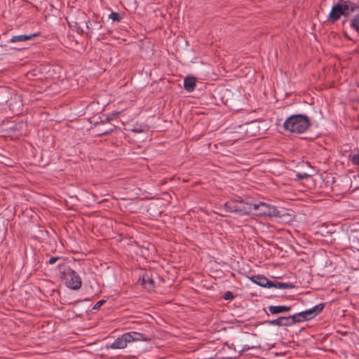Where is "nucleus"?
<instances>
[{"mask_svg":"<svg viewBox=\"0 0 359 359\" xmlns=\"http://www.w3.org/2000/svg\"><path fill=\"white\" fill-rule=\"evenodd\" d=\"M67 20L70 27L76 29L78 34H85L90 38L94 33V28L91 27V21L86 13L81 10L71 14Z\"/></svg>","mask_w":359,"mask_h":359,"instance_id":"nucleus-1","label":"nucleus"},{"mask_svg":"<svg viewBox=\"0 0 359 359\" xmlns=\"http://www.w3.org/2000/svg\"><path fill=\"white\" fill-rule=\"evenodd\" d=\"M359 11V1H345L343 4H337L332 6L328 15V20L332 23L337 21L341 16L348 17L351 13Z\"/></svg>","mask_w":359,"mask_h":359,"instance_id":"nucleus-2","label":"nucleus"},{"mask_svg":"<svg viewBox=\"0 0 359 359\" xmlns=\"http://www.w3.org/2000/svg\"><path fill=\"white\" fill-rule=\"evenodd\" d=\"M151 339L152 336L151 334L137 332H129L118 337L108 347L113 349H121L126 348L127 344L130 342L138 341H150Z\"/></svg>","mask_w":359,"mask_h":359,"instance_id":"nucleus-3","label":"nucleus"},{"mask_svg":"<svg viewBox=\"0 0 359 359\" xmlns=\"http://www.w3.org/2000/svg\"><path fill=\"white\" fill-rule=\"evenodd\" d=\"M309 117L303 114H294L288 117L283 123L284 128L295 133H304L310 126Z\"/></svg>","mask_w":359,"mask_h":359,"instance_id":"nucleus-4","label":"nucleus"},{"mask_svg":"<svg viewBox=\"0 0 359 359\" xmlns=\"http://www.w3.org/2000/svg\"><path fill=\"white\" fill-rule=\"evenodd\" d=\"M62 272V278L65 280L67 286L72 290H79L81 287V279L79 274L72 269L64 264H58Z\"/></svg>","mask_w":359,"mask_h":359,"instance_id":"nucleus-5","label":"nucleus"},{"mask_svg":"<svg viewBox=\"0 0 359 359\" xmlns=\"http://www.w3.org/2000/svg\"><path fill=\"white\" fill-rule=\"evenodd\" d=\"M224 206L226 211L237 213L240 215L253 214V207L251 203H245L243 201H230L225 203Z\"/></svg>","mask_w":359,"mask_h":359,"instance_id":"nucleus-6","label":"nucleus"},{"mask_svg":"<svg viewBox=\"0 0 359 359\" xmlns=\"http://www.w3.org/2000/svg\"><path fill=\"white\" fill-rule=\"evenodd\" d=\"M253 214L258 216L278 217L279 211L277 208L264 202L252 203Z\"/></svg>","mask_w":359,"mask_h":359,"instance_id":"nucleus-7","label":"nucleus"},{"mask_svg":"<svg viewBox=\"0 0 359 359\" xmlns=\"http://www.w3.org/2000/svg\"><path fill=\"white\" fill-rule=\"evenodd\" d=\"M291 316H281L277 319L269 321V324L271 325H277L279 327H288L293 325Z\"/></svg>","mask_w":359,"mask_h":359,"instance_id":"nucleus-8","label":"nucleus"},{"mask_svg":"<svg viewBox=\"0 0 359 359\" xmlns=\"http://www.w3.org/2000/svg\"><path fill=\"white\" fill-rule=\"evenodd\" d=\"M250 279L254 283L263 287H269L270 288L271 282V280H269L267 278L262 275H255L252 276Z\"/></svg>","mask_w":359,"mask_h":359,"instance_id":"nucleus-9","label":"nucleus"},{"mask_svg":"<svg viewBox=\"0 0 359 359\" xmlns=\"http://www.w3.org/2000/svg\"><path fill=\"white\" fill-rule=\"evenodd\" d=\"M39 36V33L30 34H20L17 36H13L11 39V43H18V42H24L28 40H32L34 39L36 36Z\"/></svg>","mask_w":359,"mask_h":359,"instance_id":"nucleus-10","label":"nucleus"},{"mask_svg":"<svg viewBox=\"0 0 359 359\" xmlns=\"http://www.w3.org/2000/svg\"><path fill=\"white\" fill-rule=\"evenodd\" d=\"M324 308L323 304H320L313 307L312 309L304 311V314L306 316L309 320L313 318L318 313H320Z\"/></svg>","mask_w":359,"mask_h":359,"instance_id":"nucleus-11","label":"nucleus"},{"mask_svg":"<svg viewBox=\"0 0 359 359\" xmlns=\"http://www.w3.org/2000/svg\"><path fill=\"white\" fill-rule=\"evenodd\" d=\"M269 311L273 314H278L283 312H287L291 310L290 306H269L268 307Z\"/></svg>","mask_w":359,"mask_h":359,"instance_id":"nucleus-12","label":"nucleus"},{"mask_svg":"<svg viewBox=\"0 0 359 359\" xmlns=\"http://www.w3.org/2000/svg\"><path fill=\"white\" fill-rule=\"evenodd\" d=\"M196 79L193 76H187L184 79V88L186 90L191 92L196 87Z\"/></svg>","mask_w":359,"mask_h":359,"instance_id":"nucleus-13","label":"nucleus"},{"mask_svg":"<svg viewBox=\"0 0 359 359\" xmlns=\"http://www.w3.org/2000/svg\"><path fill=\"white\" fill-rule=\"evenodd\" d=\"M142 285L149 292L154 289V281L147 275L143 276Z\"/></svg>","mask_w":359,"mask_h":359,"instance_id":"nucleus-14","label":"nucleus"},{"mask_svg":"<svg viewBox=\"0 0 359 359\" xmlns=\"http://www.w3.org/2000/svg\"><path fill=\"white\" fill-rule=\"evenodd\" d=\"M270 287H276L278 289H292L294 285L291 283H280L278 281H271Z\"/></svg>","mask_w":359,"mask_h":359,"instance_id":"nucleus-15","label":"nucleus"},{"mask_svg":"<svg viewBox=\"0 0 359 359\" xmlns=\"http://www.w3.org/2000/svg\"><path fill=\"white\" fill-rule=\"evenodd\" d=\"M291 319L292 324L294 325L297 323H300L306 320H309L306 316L304 314V311L299 312L298 313L291 315Z\"/></svg>","mask_w":359,"mask_h":359,"instance_id":"nucleus-16","label":"nucleus"},{"mask_svg":"<svg viewBox=\"0 0 359 359\" xmlns=\"http://www.w3.org/2000/svg\"><path fill=\"white\" fill-rule=\"evenodd\" d=\"M91 27L94 28V31L96 29H101L103 26L102 20H99V16L96 13H93V22H91Z\"/></svg>","mask_w":359,"mask_h":359,"instance_id":"nucleus-17","label":"nucleus"},{"mask_svg":"<svg viewBox=\"0 0 359 359\" xmlns=\"http://www.w3.org/2000/svg\"><path fill=\"white\" fill-rule=\"evenodd\" d=\"M350 27L359 34V13L355 15L351 19Z\"/></svg>","mask_w":359,"mask_h":359,"instance_id":"nucleus-18","label":"nucleus"},{"mask_svg":"<svg viewBox=\"0 0 359 359\" xmlns=\"http://www.w3.org/2000/svg\"><path fill=\"white\" fill-rule=\"evenodd\" d=\"M348 159L353 165L359 167V151L357 154H350Z\"/></svg>","mask_w":359,"mask_h":359,"instance_id":"nucleus-19","label":"nucleus"},{"mask_svg":"<svg viewBox=\"0 0 359 359\" xmlns=\"http://www.w3.org/2000/svg\"><path fill=\"white\" fill-rule=\"evenodd\" d=\"M109 18L111 19L114 22H120L122 20L123 16L120 13L112 12L109 15Z\"/></svg>","mask_w":359,"mask_h":359,"instance_id":"nucleus-20","label":"nucleus"},{"mask_svg":"<svg viewBox=\"0 0 359 359\" xmlns=\"http://www.w3.org/2000/svg\"><path fill=\"white\" fill-rule=\"evenodd\" d=\"M233 297H234V296H233V293L230 291L226 292L223 296V298L225 300H231L233 299Z\"/></svg>","mask_w":359,"mask_h":359,"instance_id":"nucleus-21","label":"nucleus"},{"mask_svg":"<svg viewBox=\"0 0 359 359\" xmlns=\"http://www.w3.org/2000/svg\"><path fill=\"white\" fill-rule=\"evenodd\" d=\"M296 177L299 180H304V179H307V178L310 177V175L305 172L304 173H297Z\"/></svg>","mask_w":359,"mask_h":359,"instance_id":"nucleus-22","label":"nucleus"},{"mask_svg":"<svg viewBox=\"0 0 359 359\" xmlns=\"http://www.w3.org/2000/svg\"><path fill=\"white\" fill-rule=\"evenodd\" d=\"M62 259V257H52L49 259V260L48 261V264H55L57 261L58 260H61Z\"/></svg>","mask_w":359,"mask_h":359,"instance_id":"nucleus-23","label":"nucleus"},{"mask_svg":"<svg viewBox=\"0 0 359 359\" xmlns=\"http://www.w3.org/2000/svg\"><path fill=\"white\" fill-rule=\"evenodd\" d=\"M255 348V346H250L245 345V346H243L240 351H238V353L240 355L241 353L250 350V348Z\"/></svg>","mask_w":359,"mask_h":359,"instance_id":"nucleus-24","label":"nucleus"},{"mask_svg":"<svg viewBox=\"0 0 359 359\" xmlns=\"http://www.w3.org/2000/svg\"><path fill=\"white\" fill-rule=\"evenodd\" d=\"M105 301L104 300H100L99 302H97L93 306V309H97L99 308H100L104 304Z\"/></svg>","mask_w":359,"mask_h":359,"instance_id":"nucleus-25","label":"nucleus"},{"mask_svg":"<svg viewBox=\"0 0 359 359\" xmlns=\"http://www.w3.org/2000/svg\"><path fill=\"white\" fill-rule=\"evenodd\" d=\"M248 125H245V126H240L238 127V128L243 131V132H245V133H248Z\"/></svg>","mask_w":359,"mask_h":359,"instance_id":"nucleus-26","label":"nucleus"},{"mask_svg":"<svg viewBox=\"0 0 359 359\" xmlns=\"http://www.w3.org/2000/svg\"><path fill=\"white\" fill-rule=\"evenodd\" d=\"M113 130H114V129H112V128L109 129V130H106L104 131H102L101 133H100L99 135L109 134L111 132H113Z\"/></svg>","mask_w":359,"mask_h":359,"instance_id":"nucleus-27","label":"nucleus"},{"mask_svg":"<svg viewBox=\"0 0 359 359\" xmlns=\"http://www.w3.org/2000/svg\"><path fill=\"white\" fill-rule=\"evenodd\" d=\"M132 131L134 132V133H140L142 132V130L138 128H134L132 129Z\"/></svg>","mask_w":359,"mask_h":359,"instance_id":"nucleus-28","label":"nucleus"},{"mask_svg":"<svg viewBox=\"0 0 359 359\" xmlns=\"http://www.w3.org/2000/svg\"><path fill=\"white\" fill-rule=\"evenodd\" d=\"M12 49L15 50H22L25 49V48L15 46V47L12 48Z\"/></svg>","mask_w":359,"mask_h":359,"instance_id":"nucleus-29","label":"nucleus"},{"mask_svg":"<svg viewBox=\"0 0 359 359\" xmlns=\"http://www.w3.org/2000/svg\"><path fill=\"white\" fill-rule=\"evenodd\" d=\"M3 238H4V234L0 233V243L3 241Z\"/></svg>","mask_w":359,"mask_h":359,"instance_id":"nucleus-30","label":"nucleus"},{"mask_svg":"<svg viewBox=\"0 0 359 359\" xmlns=\"http://www.w3.org/2000/svg\"><path fill=\"white\" fill-rule=\"evenodd\" d=\"M345 36L346 39H348V40H351V38L348 37V36L347 35V34H345Z\"/></svg>","mask_w":359,"mask_h":359,"instance_id":"nucleus-31","label":"nucleus"},{"mask_svg":"<svg viewBox=\"0 0 359 359\" xmlns=\"http://www.w3.org/2000/svg\"><path fill=\"white\" fill-rule=\"evenodd\" d=\"M345 36L346 39H348V40H351V38L348 37V36L347 35V34H345Z\"/></svg>","mask_w":359,"mask_h":359,"instance_id":"nucleus-32","label":"nucleus"},{"mask_svg":"<svg viewBox=\"0 0 359 359\" xmlns=\"http://www.w3.org/2000/svg\"><path fill=\"white\" fill-rule=\"evenodd\" d=\"M111 119H112V118H110V117H107V121H110Z\"/></svg>","mask_w":359,"mask_h":359,"instance_id":"nucleus-33","label":"nucleus"},{"mask_svg":"<svg viewBox=\"0 0 359 359\" xmlns=\"http://www.w3.org/2000/svg\"><path fill=\"white\" fill-rule=\"evenodd\" d=\"M236 140L241 139L242 136H238V137H236Z\"/></svg>","mask_w":359,"mask_h":359,"instance_id":"nucleus-34","label":"nucleus"}]
</instances>
